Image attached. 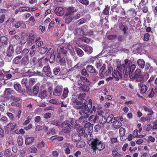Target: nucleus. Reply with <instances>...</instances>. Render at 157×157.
Segmentation results:
<instances>
[{"label":"nucleus","instance_id":"nucleus-50","mask_svg":"<svg viewBox=\"0 0 157 157\" xmlns=\"http://www.w3.org/2000/svg\"><path fill=\"white\" fill-rule=\"evenodd\" d=\"M72 100L73 103L76 104V105H82V102L80 101H79L77 99L72 98Z\"/></svg>","mask_w":157,"mask_h":157},{"label":"nucleus","instance_id":"nucleus-32","mask_svg":"<svg viewBox=\"0 0 157 157\" xmlns=\"http://www.w3.org/2000/svg\"><path fill=\"white\" fill-rule=\"evenodd\" d=\"M78 141V142L76 144V147H78L81 148L85 146V143L84 141Z\"/></svg>","mask_w":157,"mask_h":157},{"label":"nucleus","instance_id":"nucleus-39","mask_svg":"<svg viewBox=\"0 0 157 157\" xmlns=\"http://www.w3.org/2000/svg\"><path fill=\"white\" fill-rule=\"evenodd\" d=\"M106 117L102 116L101 117V118H98L97 121H98L101 124H104L106 122Z\"/></svg>","mask_w":157,"mask_h":157},{"label":"nucleus","instance_id":"nucleus-41","mask_svg":"<svg viewBox=\"0 0 157 157\" xmlns=\"http://www.w3.org/2000/svg\"><path fill=\"white\" fill-rule=\"evenodd\" d=\"M39 87L35 86L33 87V94L34 96H36L38 92Z\"/></svg>","mask_w":157,"mask_h":157},{"label":"nucleus","instance_id":"nucleus-25","mask_svg":"<svg viewBox=\"0 0 157 157\" xmlns=\"http://www.w3.org/2000/svg\"><path fill=\"white\" fill-rule=\"evenodd\" d=\"M16 126V124L9 123L6 126V128L8 130H13L14 129Z\"/></svg>","mask_w":157,"mask_h":157},{"label":"nucleus","instance_id":"nucleus-44","mask_svg":"<svg viewBox=\"0 0 157 157\" xmlns=\"http://www.w3.org/2000/svg\"><path fill=\"white\" fill-rule=\"evenodd\" d=\"M23 143V139L21 136H19L17 138V144L19 146H21Z\"/></svg>","mask_w":157,"mask_h":157},{"label":"nucleus","instance_id":"nucleus-18","mask_svg":"<svg viewBox=\"0 0 157 157\" xmlns=\"http://www.w3.org/2000/svg\"><path fill=\"white\" fill-rule=\"evenodd\" d=\"M86 95L85 93L80 94L78 97V99L80 100L83 104H86L87 102L86 100L84 99Z\"/></svg>","mask_w":157,"mask_h":157},{"label":"nucleus","instance_id":"nucleus-6","mask_svg":"<svg viewBox=\"0 0 157 157\" xmlns=\"http://www.w3.org/2000/svg\"><path fill=\"white\" fill-rule=\"evenodd\" d=\"M89 103L86 104V108H82V110L79 111V113L81 115H83L90 112L92 107V103L91 100L90 99L89 101Z\"/></svg>","mask_w":157,"mask_h":157},{"label":"nucleus","instance_id":"nucleus-36","mask_svg":"<svg viewBox=\"0 0 157 157\" xmlns=\"http://www.w3.org/2000/svg\"><path fill=\"white\" fill-rule=\"evenodd\" d=\"M75 51L79 57H82L84 55L83 51L79 48H76Z\"/></svg>","mask_w":157,"mask_h":157},{"label":"nucleus","instance_id":"nucleus-8","mask_svg":"<svg viewBox=\"0 0 157 157\" xmlns=\"http://www.w3.org/2000/svg\"><path fill=\"white\" fill-rule=\"evenodd\" d=\"M63 90V87L59 85L56 86L53 91V94L56 96H59L62 93Z\"/></svg>","mask_w":157,"mask_h":157},{"label":"nucleus","instance_id":"nucleus-55","mask_svg":"<svg viewBox=\"0 0 157 157\" xmlns=\"http://www.w3.org/2000/svg\"><path fill=\"white\" fill-rule=\"evenodd\" d=\"M30 8L29 7H20L19 8V10L20 12H23L25 11L29 10Z\"/></svg>","mask_w":157,"mask_h":157},{"label":"nucleus","instance_id":"nucleus-62","mask_svg":"<svg viewBox=\"0 0 157 157\" xmlns=\"http://www.w3.org/2000/svg\"><path fill=\"white\" fill-rule=\"evenodd\" d=\"M76 33L78 35H82L83 34V31L82 29L80 28L76 30Z\"/></svg>","mask_w":157,"mask_h":157},{"label":"nucleus","instance_id":"nucleus-10","mask_svg":"<svg viewBox=\"0 0 157 157\" xmlns=\"http://www.w3.org/2000/svg\"><path fill=\"white\" fill-rule=\"evenodd\" d=\"M42 71L44 73H46V75L47 77H51L52 76V73L50 70V68L49 65L46 66L44 67L43 68Z\"/></svg>","mask_w":157,"mask_h":157},{"label":"nucleus","instance_id":"nucleus-47","mask_svg":"<svg viewBox=\"0 0 157 157\" xmlns=\"http://www.w3.org/2000/svg\"><path fill=\"white\" fill-rule=\"evenodd\" d=\"M29 150L32 153H36L37 151V149L34 146H32L29 148Z\"/></svg>","mask_w":157,"mask_h":157},{"label":"nucleus","instance_id":"nucleus-30","mask_svg":"<svg viewBox=\"0 0 157 157\" xmlns=\"http://www.w3.org/2000/svg\"><path fill=\"white\" fill-rule=\"evenodd\" d=\"M55 55L56 52H54L53 53L50 55V59H49V62L51 63H53L55 61Z\"/></svg>","mask_w":157,"mask_h":157},{"label":"nucleus","instance_id":"nucleus-17","mask_svg":"<svg viewBox=\"0 0 157 157\" xmlns=\"http://www.w3.org/2000/svg\"><path fill=\"white\" fill-rule=\"evenodd\" d=\"M65 57L63 56H57V57L59 58V63L61 66H63L66 65V60Z\"/></svg>","mask_w":157,"mask_h":157},{"label":"nucleus","instance_id":"nucleus-24","mask_svg":"<svg viewBox=\"0 0 157 157\" xmlns=\"http://www.w3.org/2000/svg\"><path fill=\"white\" fill-rule=\"evenodd\" d=\"M137 63L140 68L143 69L144 67L145 62L143 59H138L137 61Z\"/></svg>","mask_w":157,"mask_h":157},{"label":"nucleus","instance_id":"nucleus-5","mask_svg":"<svg viewBox=\"0 0 157 157\" xmlns=\"http://www.w3.org/2000/svg\"><path fill=\"white\" fill-rule=\"evenodd\" d=\"M129 75L130 77H132V78L136 79L137 81L140 82L143 80V76L141 74V71L140 69H136L133 75L132 73Z\"/></svg>","mask_w":157,"mask_h":157},{"label":"nucleus","instance_id":"nucleus-59","mask_svg":"<svg viewBox=\"0 0 157 157\" xmlns=\"http://www.w3.org/2000/svg\"><path fill=\"white\" fill-rule=\"evenodd\" d=\"M112 155L114 157H121V155L117 151H112Z\"/></svg>","mask_w":157,"mask_h":157},{"label":"nucleus","instance_id":"nucleus-42","mask_svg":"<svg viewBox=\"0 0 157 157\" xmlns=\"http://www.w3.org/2000/svg\"><path fill=\"white\" fill-rule=\"evenodd\" d=\"M69 93L68 89L67 88H64L63 92L62 95L63 98L64 99L67 97L68 94Z\"/></svg>","mask_w":157,"mask_h":157},{"label":"nucleus","instance_id":"nucleus-58","mask_svg":"<svg viewBox=\"0 0 157 157\" xmlns=\"http://www.w3.org/2000/svg\"><path fill=\"white\" fill-rule=\"evenodd\" d=\"M6 115L9 117V118L13 121H14V117L13 114L9 112H7L6 113Z\"/></svg>","mask_w":157,"mask_h":157},{"label":"nucleus","instance_id":"nucleus-20","mask_svg":"<svg viewBox=\"0 0 157 157\" xmlns=\"http://www.w3.org/2000/svg\"><path fill=\"white\" fill-rule=\"evenodd\" d=\"M64 18L65 22L67 24H69L71 21L74 20L73 17V15H65Z\"/></svg>","mask_w":157,"mask_h":157},{"label":"nucleus","instance_id":"nucleus-28","mask_svg":"<svg viewBox=\"0 0 157 157\" xmlns=\"http://www.w3.org/2000/svg\"><path fill=\"white\" fill-rule=\"evenodd\" d=\"M140 93L141 94H143L145 93L147 90V87L145 85H140Z\"/></svg>","mask_w":157,"mask_h":157},{"label":"nucleus","instance_id":"nucleus-16","mask_svg":"<svg viewBox=\"0 0 157 157\" xmlns=\"http://www.w3.org/2000/svg\"><path fill=\"white\" fill-rule=\"evenodd\" d=\"M82 49L85 52H86L87 54H90L92 52V47L88 45H84L82 46Z\"/></svg>","mask_w":157,"mask_h":157},{"label":"nucleus","instance_id":"nucleus-57","mask_svg":"<svg viewBox=\"0 0 157 157\" xmlns=\"http://www.w3.org/2000/svg\"><path fill=\"white\" fill-rule=\"evenodd\" d=\"M109 7L108 6H106L103 12L105 15H108L109 13Z\"/></svg>","mask_w":157,"mask_h":157},{"label":"nucleus","instance_id":"nucleus-27","mask_svg":"<svg viewBox=\"0 0 157 157\" xmlns=\"http://www.w3.org/2000/svg\"><path fill=\"white\" fill-rule=\"evenodd\" d=\"M14 88L17 92L20 93H22L23 91L21 86L20 84H14Z\"/></svg>","mask_w":157,"mask_h":157},{"label":"nucleus","instance_id":"nucleus-38","mask_svg":"<svg viewBox=\"0 0 157 157\" xmlns=\"http://www.w3.org/2000/svg\"><path fill=\"white\" fill-rule=\"evenodd\" d=\"M18 94H15V96L11 95L10 97V99L14 101H19L20 100V99L19 98L17 97V96Z\"/></svg>","mask_w":157,"mask_h":157},{"label":"nucleus","instance_id":"nucleus-53","mask_svg":"<svg viewBox=\"0 0 157 157\" xmlns=\"http://www.w3.org/2000/svg\"><path fill=\"white\" fill-rule=\"evenodd\" d=\"M103 113H104V112L102 111L99 110L98 111L95 116L97 119L98 118H101V117L103 116Z\"/></svg>","mask_w":157,"mask_h":157},{"label":"nucleus","instance_id":"nucleus-23","mask_svg":"<svg viewBox=\"0 0 157 157\" xmlns=\"http://www.w3.org/2000/svg\"><path fill=\"white\" fill-rule=\"evenodd\" d=\"M79 90L85 92H87L89 91L90 88L89 86L86 85H83L79 87Z\"/></svg>","mask_w":157,"mask_h":157},{"label":"nucleus","instance_id":"nucleus-2","mask_svg":"<svg viewBox=\"0 0 157 157\" xmlns=\"http://www.w3.org/2000/svg\"><path fill=\"white\" fill-rule=\"evenodd\" d=\"M91 148L93 150L92 153L93 155L96 154L97 150L101 151L104 149L105 147V144L97 138L93 139L91 141Z\"/></svg>","mask_w":157,"mask_h":157},{"label":"nucleus","instance_id":"nucleus-33","mask_svg":"<svg viewBox=\"0 0 157 157\" xmlns=\"http://www.w3.org/2000/svg\"><path fill=\"white\" fill-rule=\"evenodd\" d=\"M22 56H19L16 57L13 60V63L16 64H18L20 63L21 59Z\"/></svg>","mask_w":157,"mask_h":157},{"label":"nucleus","instance_id":"nucleus-46","mask_svg":"<svg viewBox=\"0 0 157 157\" xmlns=\"http://www.w3.org/2000/svg\"><path fill=\"white\" fill-rule=\"evenodd\" d=\"M151 116H147L146 117H141L140 120L141 122H144L146 121H150Z\"/></svg>","mask_w":157,"mask_h":157},{"label":"nucleus","instance_id":"nucleus-7","mask_svg":"<svg viewBox=\"0 0 157 157\" xmlns=\"http://www.w3.org/2000/svg\"><path fill=\"white\" fill-rule=\"evenodd\" d=\"M74 128L75 129H76L77 132L78 133V135H79L80 136L84 135V137H86L87 134L85 133V131L84 129L81 126L80 124L77 123L76 122Z\"/></svg>","mask_w":157,"mask_h":157},{"label":"nucleus","instance_id":"nucleus-19","mask_svg":"<svg viewBox=\"0 0 157 157\" xmlns=\"http://www.w3.org/2000/svg\"><path fill=\"white\" fill-rule=\"evenodd\" d=\"M114 116L113 114H111L109 115L107 118H106V122H107L108 123L111 122L112 123H113L115 122V119H113Z\"/></svg>","mask_w":157,"mask_h":157},{"label":"nucleus","instance_id":"nucleus-1","mask_svg":"<svg viewBox=\"0 0 157 157\" xmlns=\"http://www.w3.org/2000/svg\"><path fill=\"white\" fill-rule=\"evenodd\" d=\"M77 121H74L73 119L71 120H66L61 124L60 127L62 128V131L65 134H69L71 131L72 129L75 127Z\"/></svg>","mask_w":157,"mask_h":157},{"label":"nucleus","instance_id":"nucleus-56","mask_svg":"<svg viewBox=\"0 0 157 157\" xmlns=\"http://www.w3.org/2000/svg\"><path fill=\"white\" fill-rule=\"evenodd\" d=\"M60 71V68L58 67L55 68L53 70V72L54 75H57Z\"/></svg>","mask_w":157,"mask_h":157},{"label":"nucleus","instance_id":"nucleus-49","mask_svg":"<svg viewBox=\"0 0 157 157\" xmlns=\"http://www.w3.org/2000/svg\"><path fill=\"white\" fill-rule=\"evenodd\" d=\"M77 105L75 106H74V107L78 109H82V108H86V104H83V103H82V105Z\"/></svg>","mask_w":157,"mask_h":157},{"label":"nucleus","instance_id":"nucleus-34","mask_svg":"<svg viewBox=\"0 0 157 157\" xmlns=\"http://www.w3.org/2000/svg\"><path fill=\"white\" fill-rule=\"evenodd\" d=\"M50 123L51 124L54 125L57 127L60 126L61 124L59 120L56 119L51 121Z\"/></svg>","mask_w":157,"mask_h":157},{"label":"nucleus","instance_id":"nucleus-3","mask_svg":"<svg viewBox=\"0 0 157 157\" xmlns=\"http://www.w3.org/2000/svg\"><path fill=\"white\" fill-rule=\"evenodd\" d=\"M117 70H114L112 73V75L113 77L116 78V80L118 81L119 79L122 78V74L124 75H128L125 72L126 67L124 64H120L117 66Z\"/></svg>","mask_w":157,"mask_h":157},{"label":"nucleus","instance_id":"nucleus-31","mask_svg":"<svg viewBox=\"0 0 157 157\" xmlns=\"http://www.w3.org/2000/svg\"><path fill=\"white\" fill-rule=\"evenodd\" d=\"M126 132L125 129L123 127H121L119 129L120 139L121 140V137L123 136L125 134Z\"/></svg>","mask_w":157,"mask_h":157},{"label":"nucleus","instance_id":"nucleus-40","mask_svg":"<svg viewBox=\"0 0 157 157\" xmlns=\"http://www.w3.org/2000/svg\"><path fill=\"white\" fill-rule=\"evenodd\" d=\"M47 95V91L45 90H43L39 94V96L41 98H45Z\"/></svg>","mask_w":157,"mask_h":157},{"label":"nucleus","instance_id":"nucleus-52","mask_svg":"<svg viewBox=\"0 0 157 157\" xmlns=\"http://www.w3.org/2000/svg\"><path fill=\"white\" fill-rule=\"evenodd\" d=\"M56 133L55 129L54 128H52L48 131L47 134L48 135H49L50 134H51L52 135H54Z\"/></svg>","mask_w":157,"mask_h":157},{"label":"nucleus","instance_id":"nucleus-60","mask_svg":"<svg viewBox=\"0 0 157 157\" xmlns=\"http://www.w3.org/2000/svg\"><path fill=\"white\" fill-rule=\"evenodd\" d=\"M0 121L3 123H6L8 121V120L7 117L5 116L2 117L0 119Z\"/></svg>","mask_w":157,"mask_h":157},{"label":"nucleus","instance_id":"nucleus-29","mask_svg":"<svg viewBox=\"0 0 157 157\" xmlns=\"http://www.w3.org/2000/svg\"><path fill=\"white\" fill-rule=\"evenodd\" d=\"M4 94L6 95L14 94V91L10 88H8L6 89L4 92Z\"/></svg>","mask_w":157,"mask_h":157},{"label":"nucleus","instance_id":"nucleus-63","mask_svg":"<svg viewBox=\"0 0 157 157\" xmlns=\"http://www.w3.org/2000/svg\"><path fill=\"white\" fill-rule=\"evenodd\" d=\"M87 70L86 69H83L81 73L82 75L86 77H88L89 76V74L87 73Z\"/></svg>","mask_w":157,"mask_h":157},{"label":"nucleus","instance_id":"nucleus-4","mask_svg":"<svg viewBox=\"0 0 157 157\" xmlns=\"http://www.w3.org/2000/svg\"><path fill=\"white\" fill-rule=\"evenodd\" d=\"M125 64L126 65L125 72L127 74L130 75L135 70L136 66L134 64L130 65L131 62L128 59H126L124 60Z\"/></svg>","mask_w":157,"mask_h":157},{"label":"nucleus","instance_id":"nucleus-64","mask_svg":"<svg viewBox=\"0 0 157 157\" xmlns=\"http://www.w3.org/2000/svg\"><path fill=\"white\" fill-rule=\"evenodd\" d=\"M155 93L154 92L153 89L152 88L149 94H148V97L149 98H152L154 95Z\"/></svg>","mask_w":157,"mask_h":157},{"label":"nucleus","instance_id":"nucleus-54","mask_svg":"<svg viewBox=\"0 0 157 157\" xmlns=\"http://www.w3.org/2000/svg\"><path fill=\"white\" fill-rule=\"evenodd\" d=\"M97 120L96 116L94 115L91 116L89 118V121H93L94 122H95Z\"/></svg>","mask_w":157,"mask_h":157},{"label":"nucleus","instance_id":"nucleus-12","mask_svg":"<svg viewBox=\"0 0 157 157\" xmlns=\"http://www.w3.org/2000/svg\"><path fill=\"white\" fill-rule=\"evenodd\" d=\"M67 49L66 47H63L61 48L59 51V53L57 54V56H63L64 57L66 56V54L67 53Z\"/></svg>","mask_w":157,"mask_h":157},{"label":"nucleus","instance_id":"nucleus-35","mask_svg":"<svg viewBox=\"0 0 157 157\" xmlns=\"http://www.w3.org/2000/svg\"><path fill=\"white\" fill-rule=\"evenodd\" d=\"M122 123L119 121L115 122L113 124L114 128L115 129H118L120 128L122 125Z\"/></svg>","mask_w":157,"mask_h":157},{"label":"nucleus","instance_id":"nucleus-51","mask_svg":"<svg viewBox=\"0 0 157 157\" xmlns=\"http://www.w3.org/2000/svg\"><path fill=\"white\" fill-rule=\"evenodd\" d=\"M21 84L24 85L26 87V88H28V86L27 85L28 79L26 78H23L21 81Z\"/></svg>","mask_w":157,"mask_h":157},{"label":"nucleus","instance_id":"nucleus-48","mask_svg":"<svg viewBox=\"0 0 157 157\" xmlns=\"http://www.w3.org/2000/svg\"><path fill=\"white\" fill-rule=\"evenodd\" d=\"M13 52V48H9L7 52V55L8 56H12Z\"/></svg>","mask_w":157,"mask_h":157},{"label":"nucleus","instance_id":"nucleus-61","mask_svg":"<svg viewBox=\"0 0 157 157\" xmlns=\"http://www.w3.org/2000/svg\"><path fill=\"white\" fill-rule=\"evenodd\" d=\"M79 2L83 5H87L89 4L88 0H77Z\"/></svg>","mask_w":157,"mask_h":157},{"label":"nucleus","instance_id":"nucleus-14","mask_svg":"<svg viewBox=\"0 0 157 157\" xmlns=\"http://www.w3.org/2000/svg\"><path fill=\"white\" fill-rule=\"evenodd\" d=\"M86 69L88 72L90 73L94 74L97 72V71L95 67L90 65H88L86 67Z\"/></svg>","mask_w":157,"mask_h":157},{"label":"nucleus","instance_id":"nucleus-21","mask_svg":"<svg viewBox=\"0 0 157 157\" xmlns=\"http://www.w3.org/2000/svg\"><path fill=\"white\" fill-rule=\"evenodd\" d=\"M143 108L145 112H147L149 113L147 114V116H151V115L153 114L154 112L151 108H149L145 105L143 106Z\"/></svg>","mask_w":157,"mask_h":157},{"label":"nucleus","instance_id":"nucleus-45","mask_svg":"<svg viewBox=\"0 0 157 157\" xmlns=\"http://www.w3.org/2000/svg\"><path fill=\"white\" fill-rule=\"evenodd\" d=\"M47 50L48 48H47L41 47L39 48L38 52L40 54H43L45 53Z\"/></svg>","mask_w":157,"mask_h":157},{"label":"nucleus","instance_id":"nucleus-9","mask_svg":"<svg viewBox=\"0 0 157 157\" xmlns=\"http://www.w3.org/2000/svg\"><path fill=\"white\" fill-rule=\"evenodd\" d=\"M29 63V57L25 55L21 60L20 65L21 66H25Z\"/></svg>","mask_w":157,"mask_h":157},{"label":"nucleus","instance_id":"nucleus-13","mask_svg":"<svg viewBox=\"0 0 157 157\" xmlns=\"http://www.w3.org/2000/svg\"><path fill=\"white\" fill-rule=\"evenodd\" d=\"M55 11L56 14L59 16L63 15L64 13V10L62 7H61L56 8Z\"/></svg>","mask_w":157,"mask_h":157},{"label":"nucleus","instance_id":"nucleus-15","mask_svg":"<svg viewBox=\"0 0 157 157\" xmlns=\"http://www.w3.org/2000/svg\"><path fill=\"white\" fill-rule=\"evenodd\" d=\"M77 10L75 9L74 7H70L67 9V12L65 13V15H73V13L74 12H76Z\"/></svg>","mask_w":157,"mask_h":157},{"label":"nucleus","instance_id":"nucleus-37","mask_svg":"<svg viewBox=\"0 0 157 157\" xmlns=\"http://www.w3.org/2000/svg\"><path fill=\"white\" fill-rule=\"evenodd\" d=\"M72 140L75 142H77L80 140L81 139V137L78 134L74 135L72 136Z\"/></svg>","mask_w":157,"mask_h":157},{"label":"nucleus","instance_id":"nucleus-26","mask_svg":"<svg viewBox=\"0 0 157 157\" xmlns=\"http://www.w3.org/2000/svg\"><path fill=\"white\" fill-rule=\"evenodd\" d=\"M34 138L33 137H28L25 140V143L26 145H29L32 144L34 141Z\"/></svg>","mask_w":157,"mask_h":157},{"label":"nucleus","instance_id":"nucleus-11","mask_svg":"<svg viewBox=\"0 0 157 157\" xmlns=\"http://www.w3.org/2000/svg\"><path fill=\"white\" fill-rule=\"evenodd\" d=\"M27 75H28L29 77L33 75H37L41 77H44V74L43 73L38 71H37L35 73L33 72H30L29 71L27 72Z\"/></svg>","mask_w":157,"mask_h":157},{"label":"nucleus","instance_id":"nucleus-22","mask_svg":"<svg viewBox=\"0 0 157 157\" xmlns=\"http://www.w3.org/2000/svg\"><path fill=\"white\" fill-rule=\"evenodd\" d=\"M115 11L117 13H120L121 15L122 16L126 14L124 9L121 6L118 7Z\"/></svg>","mask_w":157,"mask_h":157},{"label":"nucleus","instance_id":"nucleus-43","mask_svg":"<svg viewBox=\"0 0 157 157\" xmlns=\"http://www.w3.org/2000/svg\"><path fill=\"white\" fill-rule=\"evenodd\" d=\"M113 70V67L111 66H109L108 67V69L107 71L104 73L105 75H110Z\"/></svg>","mask_w":157,"mask_h":157}]
</instances>
